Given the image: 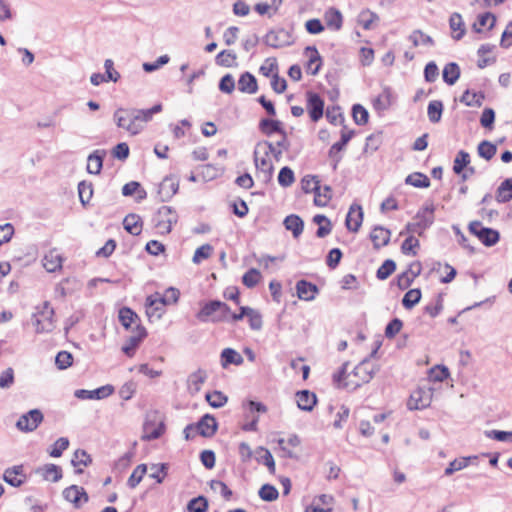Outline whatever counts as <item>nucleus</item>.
Wrapping results in <instances>:
<instances>
[{
    "label": "nucleus",
    "mask_w": 512,
    "mask_h": 512,
    "mask_svg": "<svg viewBox=\"0 0 512 512\" xmlns=\"http://www.w3.org/2000/svg\"><path fill=\"white\" fill-rule=\"evenodd\" d=\"M301 188L304 193H315L321 189L320 181L315 175H305L301 179Z\"/></svg>",
    "instance_id": "obj_47"
},
{
    "label": "nucleus",
    "mask_w": 512,
    "mask_h": 512,
    "mask_svg": "<svg viewBox=\"0 0 512 512\" xmlns=\"http://www.w3.org/2000/svg\"><path fill=\"white\" fill-rule=\"evenodd\" d=\"M114 387L110 384L101 386L94 390L78 389L74 392V396L81 400L86 399H104L113 394Z\"/></svg>",
    "instance_id": "obj_13"
},
{
    "label": "nucleus",
    "mask_w": 512,
    "mask_h": 512,
    "mask_svg": "<svg viewBox=\"0 0 512 512\" xmlns=\"http://www.w3.org/2000/svg\"><path fill=\"white\" fill-rule=\"evenodd\" d=\"M43 413L39 409H32L20 416L16 422V427L23 432H33L42 423Z\"/></svg>",
    "instance_id": "obj_7"
},
{
    "label": "nucleus",
    "mask_w": 512,
    "mask_h": 512,
    "mask_svg": "<svg viewBox=\"0 0 512 512\" xmlns=\"http://www.w3.org/2000/svg\"><path fill=\"white\" fill-rule=\"evenodd\" d=\"M306 52H311V55L309 57L308 63H307V70L308 73L311 75L318 74L321 65H322V58L315 46H307L305 48Z\"/></svg>",
    "instance_id": "obj_32"
},
{
    "label": "nucleus",
    "mask_w": 512,
    "mask_h": 512,
    "mask_svg": "<svg viewBox=\"0 0 512 512\" xmlns=\"http://www.w3.org/2000/svg\"><path fill=\"white\" fill-rule=\"evenodd\" d=\"M443 103L440 100H433L429 103L427 108V114L430 122L438 123L441 120L443 112Z\"/></svg>",
    "instance_id": "obj_46"
},
{
    "label": "nucleus",
    "mask_w": 512,
    "mask_h": 512,
    "mask_svg": "<svg viewBox=\"0 0 512 512\" xmlns=\"http://www.w3.org/2000/svg\"><path fill=\"white\" fill-rule=\"evenodd\" d=\"M435 206L431 203L421 208L415 215L416 222H409L405 226V230L400 232V235L405 233H417L419 236L423 231L428 229L434 223Z\"/></svg>",
    "instance_id": "obj_1"
},
{
    "label": "nucleus",
    "mask_w": 512,
    "mask_h": 512,
    "mask_svg": "<svg viewBox=\"0 0 512 512\" xmlns=\"http://www.w3.org/2000/svg\"><path fill=\"white\" fill-rule=\"evenodd\" d=\"M405 183L416 188H428L430 186L429 178L421 172H413L409 174Z\"/></svg>",
    "instance_id": "obj_43"
},
{
    "label": "nucleus",
    "mask_w": 512,
    "mask_h": 512,
    "mask_svg": "<svg viewBox=\"0 0 512 512\" xmlns=\"http://www.w3.org/2000/svg\"><path fill=\"white\" fill-rule=\"evenodd\" d=\"M118 318L126 330L131 329L132 332L137 333V324H140V318L131 308L122 307L119 310Z\"/></svg>",
    "instance_id": "obj_16"
},
{
    "label": "nucleus",
    "mask_w": 512,
    "mask_h": 512,
    "mask_svg": "<svg viewBox=\"0 0 512 512\" xmlns=\"http://www.w3.org/2000/svg\"><path fill=\"white\" fill-rule=\"evenodd\" d=\"M156 227L161 233L168 234L172 230L173 224L178 221V215L176 211L170 206H162L157 211Z\"/></svg>",
    "instance_id": "obj_6"
},
{
    "label": "nucleus",
    "mask_w": 512,
    "mask_h": 512,
    "mask_svg": "<svg viewBox=\"0 0 512 512\" xmlns=\"http://www.w3.org/2000/svg\"><path fill=\"white\" fill-rule=\"evenodd\" d=\"M63 498L71 503L74 508L79 509L89 501V496L81 486L71 485L62 492Z\"/></svg>",
    "instance_id": "obj_11"
},
{
    "label": "nucleus",
    "mask_w": 512,
    "mask_h": 512,
    "mask_svg": "<svg viewBox=\"0 0 512 512\" xmlns=\"http://www.w3.org/2000/svg\"><path fill=\"white\" fill-rule=\"evenodd\" d=\"M43 266L48 272H55L62 267V257L54 251H50L44 256Z\"/></svg>",
    "instance_id": "obj_42"
},
{
    "label": "nucleus",
    "mask_w": 512,
    "mask_h": 512,
    "mask_svg": "<svg viewBox=\"0 0 512 512\" xmlns=\"http://www.w3.org/2000/svg\"><path fill=\"white\" fill-rule=\"evenodd\" d=\"M25 479L26 475L24 474L22 465L7 468L3 474V480L12 487H20Z\"/></svg>",
    "instance_id": "obj_20"
},
{
    "label": "nucleus",
    "mask_w": 512,
    "mask_h": 512,
    "mask_svg": "<svg viewBox=\"0 0 512 512\" xmlns=\"http://www.w3.org/2000/svg\"><path fill=\"white\" fill-rule=\"evenodd\" d=\"M187 509L189 512H206L208 502L204 496H198L188 502Z\"/></svg>",
    "instance_id": "obj_63"
},
{
    "label": "nucleus",
    "mask_w": 512,
    "mask_h": 512,
    "mask_svg": "<svg viewBox=\"0 0 512 512\" xmlns=\"http://www.w3.org/2000/svg\"><path fill=\"white\" fill-rule=\"evenodd\" d=\"M207 373L205 370L199 368L195 372L191 373L188 377V383L190 386L194 388L196 392H198L201 388V385L206 381Z\"/></svg>",
    "instance_id": "obj_57"
},
{
    "label": "nucleus",
    "mask_w": 512,
    "mask_h": 512,
    "mask_svg": "<svg viewBox=\"0 0 512 512\" xmlns=\"http://www.w3.org/2000/svg\"><path fill=\"white\" fill-rule=\"evenodd\" d=\"M468 229L471 234L476 236L487 247L496 245L500 240V233L497 230L484 227L480 221L470 222Z\"/></svg>",
    "instance_id": "obj_2"
},
{
    "label": "nucleus",
    "mask_w": 512,
    "mask_h": 512,
    "mask_svg": "<svg viewBox=\"0 0 512 512\" xmlns=\"http://www.w3.org/2000/svg\"><path fill=\"white\" fill-rule=\"evenodd\" d=\"M243 357L232 348H225L221 352V366L227 368L230 364L241 365L243 364Z\"/></svg>",
    "instance_id": "obj_34"
},
{
    "label": "nucleus",
    "mask_w": 512,
    "mask_h": 512,
    "mask_svg": "<svg viewBox=\"0 0 512 512\" xmlns=\"http://www.w3.org/2000/svg\"><path fill=\"white\" fill-rule=\"evenodd\" d=\"M354 134H355L354 130H349L346 132L342 131L340 140L338 142L334 143L330 147V149L328 151V156H334L336 154H339V152H341L342 150H344L346 145L348 144V142L354 136Z\"/></svg>",
    "instance_id": "obj_40"
},
{
    "label": "nucleus",
    "mask_w": 512,
    "mask_h": 512,
    "mask_svg": "<svg viewBox=\"0 0 512 512\" xmlns=\"http://www.w3.org/2000/svg\"><path fill=\"white\" fill-rule=\"evenodd\" d=\"M133 109L118 108L113 115L114 121L119 128H123L132 135L138 134L143 126L132 119L130 113Z\"/></svg>",
    "instance_id": "obj_5"
},
{
    "label": "nucleus",
    "mask_w": 512,
    "mask_h": 512,
    "mask_svg": "<svg viewBox=\"0 0 512 512\" xmlns=\"http://www.w3.org/2000/svg\"><path fill=\"white\" fill-rule=\"evenodd\" d=\"M470 155L468 152L464 150L458 151L454 163H453V172L457 175H460L463 170L470 167Z\"/></svg>",
    "instance_id": "obj_41"
},
{
    "label": "nucleus",
    "mask_w": 512,
    "mask_h": 512,
    "mask_svg": "<svg viewBox=\"0 0 512 512\" xmlns=\"http://www.w3.org/2000/svg\"><path fill=\"white\" fill-rule=\"evenodd\" d=\"M237 55L232 50H222L217 54L215 62L222 67H233L236 65Z\"/></svg>",
    "instance_id": "obj_45"
},
{
    "label": "nucleus",
    "mask_w": 512,
    "mask_h": 512,
    "mask_svg": "<svg viewBox=\"0 0 512 512\" xmlns=\"http://www.w3.org/2000/svg\"><path fill=\"white\" fill-rule=\"evenodd\" d=\"M255 453H256V460L258 463H262L263 465H265L269 472L271 474H274L275 473V461H274V458L271 454V452L260 446L258 447L256 450H255Z\"/></svg>",
    "instance_id": "obj_35"
},
{
    "label": "nucleus",
    "mask_w": 512,
    "mask_h": 512,
    "mask_svg": "<svg viewBox=\"0 0 512 512\" xmlns=\"http://www.w3.org/2000/svg\"><path fill=\"white\" fill-rule=\"evenodd\" d=\"M219 307V300H210L202 305L196 314V318L200 322H213V318L219 313Z\"/></svg>",
    "instance_id": "obj_22"
},
{
    "label": "nucleus",
    "mask_w": 512,
    "mask_h": 512,
    "mask_svg": "<svg viewBox=\"0 0 512 512\" xmlns=\"http://www.w3.org/2000/svg\"><path fill=\"white\" fill-rule=\"evenodd\" d=\"M374 21H379V16L369 9L362 10L358 15V23L365 30L372 29V23Z\"/></svg>",
    "instance_id": "obj_52"
},
{
    "label": "nucleus",
    "mask_w": 512,
    "mask_h": 512,
    "mask_svg": "<svg viewBox=\"0 0 512 512\" xmlns=\"http://www.w3.org/2000/svg\"><path fill=\"white\" fill-rule=\"evenodd\" d=\"M363 221V211L359 205H351L346 216L345 225L349 231L357 232Z\"/></svg>",
    "instance_id": "obj_21"
},
{
    "label": "nucleus",
    "mask_w": 512,
    "mask_h": 512,
    "mask_svg": "<svg viewBox=\"0 0 512 512\" xmlns=\"http://www.w3.org/2000/svg\"><path fill=\"white\" fill-rule=\"evenodd\" d=\"M431 395L429 392L418 388L414 390L407 402L409 410H421L430 405Z\"/></svg>",
    "instance_id": "obj_14"
},
{
    "label": "nucleus",
    "mask_w": 512,
    "mask_h": 512,
    "mask_svg": "<svg viewBox=\"0 0 512 512\" xmlns=\"http://www.w3.org/2000/svg\"><path fill=\"white\" fill-rule=\"evenodd\" d=\"M313 222L319 225L316 236L318 238H324L331 233L332 224L331 221L322 214H317L313 217Z\"/></svg>",
    "instance_id": "obj_38"
},
{
    "label": "nucleus",
    "mask_w": 512,
    "mask_h": 512,
    "mask_svg": "<svg viewBox=\"0 0 512 512\" xmlns=\"http://www.w3.org/2000/svg\"><path fill=\"white\" fill-rule=\"evenodd\" d=\"M180 297L179 289L175 287H169L165 290L163 294L156 292L153 295H149L146 298L145 306L153 307L157 303L161 305H171L178 302Z\"/></svg>",
    "instance_id": "obj_9"
},
{
    "label": "nucleus",
    "mask_w": 512,
    "mask_h": 512,
    "mask_svg": "<svg viewBox=\"0 0 512 512\" xmlns=\"http://www.w3.org/2000/svg\"><path fill=\"white\" fill-rule=\"evenodd\" d=\"M162 111V105L156 104L150 109H133L130 113L132 119L136 120V123L148 122L152 119V116Z\"/></svg>",
    "instance_id": "obj_31"
},
{
    "label": "nucleus",
    "mask_w": 512,
    "mask_h": 512,
    "mask_svg": "<svg viewBox=\"0 0 512 512\" xmlns=\"http://www.w3.org/2000/svg\"><path fill=\"white\" fill-rule=\"evenodd\" d=\"M78 194L83 206L87 205L93 196V185L91 182L81 181L78 184Z\"/></svg>",
    "instance_id": "obj_54"
},
{
    "label": "nucleus",
    "mask_w": 512,
    "mask_h": 512,
    "mask_svg": "<svg viewBox=\"0 0 512 512\" xmlns=\"http://www.w3.org/2000/svg\"><path fill=\"white\" fill-rule=\"evenodd\" d=\"M146 336L147 331L145 327H143L141 324H137V333L127 339L125 345L122 347L123 353L128 357L134 356L137 347Z\"/></svg>",
    "instance_id": "obj_15"
},
{
    "label": "nucleus",
    "mask_w": 512,
    "mask_h": 512,
    "mask_svg": "<svg viewBox=\"0 0 512 512\" xmlns=\"http://www.w3.org/2000/svg\"><path fill=\"white\" fill-rule=\"evenodd\" d=\"M54 309L50 306L49 302H44L42 310L33 314V324L36 333H48L54 329Z\"/></svg>",
    "instance_id": "obj_3"
},
{
    "label": "nucleus",
    "mask_w": 512,
    "mask_h": 512,
    "mask_svg": "<svg viewBox=\"0 0 512 512\" xmlns=\"http://www.w3.org/2000/svg\"><path fill=\"white\" fill-rule=\"evenodd\" d=\"M421 290L419 288L410 289L407 291L402 299V305L406 309H412L421 300Z\"/></svg>",
    "instance_id": "obj_50"
},
{
    "label": "nucleus",
    "mask_w": 512,
    "mask_h": 512,
    "mask_svg": "<svg viewBox=\"0 0 512 512\" xmlns=\"http://www.w3.org/2000/svg\"><path fill=\"white\" fill-rule=\"evenodd\" d=\"M193 424L195 425L196 433L205 438L213 437L218 429L215 417L208 413L203 415L197 423Z\"/></svg>",
    "instance_id": "obj_12"
},
{
    "label": "nucleus",
    "mask_w": 512,
    "mask_h": 512,
    "mask_svg": "<svg viewBox=\"0 0 512 512\" xmlns=\"http://www.w3.org/2000/svg\"><path fill=\"white\" fill-rule=\"evenodd\" d=\"M295 182V176L293 170L285 166L280 169L278 174V183L282 187H289Z\"/></svg>",
    "instance_id": "obj_60"
},
{
    "label": "nucleus",
    "mask_w": 512,
    "mask_h": 512,
    "mask_svg": "<svg viewBox=\"0 0 512 512\" xmlns=\"http://www.w3.org/2000/svg\"><path fill=\"white\" fill-rule=\"evenodd\" d=\"M147 472V466L145 464H139L130 477L127 480V485L129 488L134 489L142 480L143 476Z\"/></svg>",
    "instance_id": "obj_58"
},
{
    "label": "nucleus",
    "mask_w": 512,
    "mask_h": 512,
    "mask_svg": "<svg viewBox=\"0 0 512 512\" xmlns=\"http://www.w3.org/2000/svg\"><path fill=\"white\" fill-rule=\"evenodd\" d=\"M264 43L272 48H281L293 44L292 34L283 29H271L264 37Z\"/></svg>",
    "instance_id": "obj_8"
},
{
    "label": "nucleus",
    "mask_w": 512,
    "mask_h": 512,
    "mask_svg": "<svg viewBox=\"0 0 512 512\" xmlns=\"http://www.w3.org/2000/svg\"><path fill=\"white\" fill-rule=\"evenodd\" d=\"M326 24L329 28L336 31L340 30L343 24V17L339 10L330 8L325 15Z\"/></svg>",
    "instance_id": "obj_44"
},
{
    "label": "nucleus",
    "mask_w": 512,
    "mask_h": 512,
    "mask_svg": "<svg viewBox=\"0 0 512 512\" xmlns=\"http://www.w3.org/2000/svg\"><path fill=\"white\" fill-rule=\"evenodd\" d=\"M443 81L448 85H454L460 77V68L457 63L450 62L444 66L442 72Z\"/></svg>",
    "instance_id": "obj_36"
},
{
    "label": "nucleus",
    "mask_w": 512,
    "mask_h": 512,
    "mask_svg": "<svg viewBox=\"0 0 512 512\" xmlns=\"http://www.w3.org/2000/svg\"><path fill=\"white\" fill-rule=\"evenodd\" d=\"M396 270V263L392 259L385 260L376 272V277L379 280L387 279Z\"/></svg>",
    "instance_id": "obj_59"
},
{
    "label": "nucleus",
    "mask_w": 512,
    "mask_h": 512,
    "mask_svg": "<svg viewBox=\"0 0 512 512\" xmlns=\"http://www.w3.org/2000/svg\"><path fill=\"white\" fill-rule=\"evenodd\" d=\"M259 130L266 136H271L274 133L284 134V128L282 122L279 120L264 118L259 122Z\"/></svg>",
    "instance_id": "obj_29"
},
{
    "label": "nucleus",
    "mask_w": 512,
    "mask_h": 512,
    "mask_svg": "<svg viewBox=\"0 0 512 512\" xmlns=\"http://www.w3.org/2000/svg\"><path fill=\"white\" fill-rule=\"evenodd\" d=\"M326 118L329 121V123L333 125H337L338 123L343 124L345 121L340 106H329L326 109Z\"/></svg>",
    "instance_id": "obj_61"
},
{
    "label": "nucleus",
    "mask_w": 512,
    "mask_h": 512,
    "mask_svg": "<svg viewBox=\"0 0 512 512\" xmlns=\"http://www.w3.org/2000/svg\"><path fill=\"white\" fill-rule=\"evenodd\" d=\"M123 226L128 233L139 235L142 230V219L137 214H128L123 220Z\"/></svg>",
    "instance_id": "obj_33"
},
{
    "label": "nucleus",
    "mask_w": 512,
    "mask_h": 512,
    "mask_svg": "<svg viewBox=\"0 0 512 512\" xmlns=\"http://www.w3.org/2000/svg\"><path fill=\"white\" fill-rule=\"evenodd\" d=\"M253 158L256 169L263 176V181H270L273 176L274 166L269 159V154L267 153L266 149L262 148L258 150V143L255 145Z\"/></svg>",
    "instance_id": "obj_4"
},
{
    "label": "nucleus",
    "mask_w": 512,
    "mask_h": 512,
    "mask_svg": "<svg viewBox=\"0 0 512 512\" xmlns=\"http://www.w3.org/2000/svg\"><path fill=\"white\" fill-rule=\"evenodd\" d=\"M105 156L106 151L103 149H97L92 152L87 159V172L94 175L99 174L103 167V160Z\"/></svg>",
    "instance_id": "obj_26"
},
{
    "label": "nucleus",
    "mask_w": 512,
    "mask_h": 512,
    "mask_svg": "<svg viewBox=\"0 0 512 512\" xmlns=\"http://www.w3.org/2000/svg\"><path fill=\"white\" fill-rule=\"evenodd\" d=\"M395 101V96L390 87L385 86L382 92L373 100V108L381 113L388 110Z\"/></svg>",
    "instance_id": "obj_17"
},
{
    "label": "nucleus",
    "mask_w": 512,
    "mask_h": 512,
    "mask_svg": "<svg viewBox=\"0 0 512 512\" xmlns=\"http://www.w3.org/2000/svg\"><path fill=\"white\" fill-rule=\"evenodd\" d=\"M238 89L243 93L254 94L258 90L257 80L250 72L241 74L238 80Z\"/></svg>",
    "instance_id": "obj_28"
},
{
    "label": "nucleus",
    "mask_w": 512,
    "mask_h": 512,
    "mask_svg": "<svg viewBox=\"0 0 512 512\" xmlns=\"http://www.w3.org/2000/svg\"><path fill=\"white\" fill-rule=\"evenodd\" d=\"M376 370L378 369L370 363L369 358H365L354 368V374L361 379L362 383H368Z\"/></svg>",
    "instance_id": "obj_25"
},
{
    "label": "nucleus",
    "mask_w": 512,
    "mask_h": 512,
    "mask_svg": "<svg viewBox=\"0 0 512 512\" xmlns=\"http://www.w3.org/2000/svg\"><path fill=\"white\" fill-rule=\"evenodd\" d=\"M283 225L287 230L292 232L294 238H298L302 234L304 228L303 220L295 214L288 215L284 219Z\"/></svg>",
    "instance_id": "obj_30"
},
{
    "label": "nucleus",
    "mask_w": 512,
    "mask_h": 512,
    "mask_svg": "<svg viewBox=\"0 0 512 512\" xmlns=\"http://www.w3.org/2000/svg\"><path fill=\"white\" fill-rule=\"evenodd\" d=\"M73 356L68 351H60L55 357V364L60 370L67 369L72 365Z\"/></svg>",
    "instance_id": "obj_64"
},
{
    "label": "nucleus",
    "mask_w": 512,
    "mask_h": 512,
    "mask_svg": "<svg viewBox=\"0 0 512 512\" xmlns=\"http://www.w3.org/2000/svg\"><path fill=\"white\" fill-rule=\"evenodd\" d=\"M391 231L382 226H375L370 233V239L375 249H380L388 245L390 241Z\"/></svg>",
    "instance_id": "obj_24"
},
{
    "label": "nucleus",
    "mask_w": 512,
    "mask_h": 512,
    "mask_svg": "<svg viewBox=\"0 0 512 512\" xmlns=\"http://www.w3.org/2000/svg\"><path fill=\"white\" fill-rule=\"evenodd\" d=\"M296 402L300 410L312 411L317 403V396L309 390H301L296 393Z\"/></svg>",
    "instance_id": "obj_23"
},
{
    "label": "nucleus",
    "mask_w": 512,
    "mask_h": 512,
    "mask_svg": "<svg viewBox=\"0 0 512 512\" xmlns=\"http://www.w3.org/2000/svg\"><path fill=\"white\" fill-rule=\"evenodd\" d=\"M260 279L261 274L259 270L251 268L242 276V283L247 288H254L259 283Z\"/></svg>",
    "instance_id": "obj_62"
},
{
    "label": "nucleus",
    "mask_w": 512,
    "mask_h": 512,
    "mask_svg": "<svg viewBox=\"0 0 512 512\" xmlns=\"http://www.w3.org/2000/svg\"><path fill=\"white\" fill-rule=\"evenodd\" d=\"M205 399L213 408H221L228 401V397L218 390H215L212 393H206Z\"/></svg>",
    "instance_id": "obj_53"
},
{
    "label": "nucleus",
    "mask_w": 512,
    "mask_h": 512,
    "mask_svg": "<svg viewBox=\"0 0 512 512\" xmlns=\"http://www.w3.org/2000/svg\"><path fill=\"white\" fill-rule=\"evenodd\" d=\"M477 152L481 158L489 161L495 156L497 152V147L490 141L483 140L482 142L479 143L477 147Z\"/></svg>",
    "instance_id": "obj_49"
},
{
    "label": "nucleus",
    "mask_w": 512,
    "mask_h": 512,
    "mask_svg": "<svg viewBox=\"0 0 512 512\" xmlns=\"http://www.w3.org/2000/svg\"><path fill=\"white\" fill-rule=\"evenodd\" d=\"M44 479L52 482H58L62 478V469L55 464H46L40 469Z\"/></svg>",
    "instance_id": "obj_48"
},
{
    "label": "nucleus",
    "mask_w": 512,
    "mask_h": 512,
    "mask_svg": "<svg viewBox=\"0 0 512 512\" xmlns=\"http://www.w3.org/2000/svg\"><path fill=\"white\" fill-rule=\"evenodd\" d=\"M352 117L357 125H365L369 120V113L361 104H354L352 107Z\"/></svg>",
    "instance_id": "obj_56"
},
{
    "label": "nucleus",
    "mask_w": 512,
    "mask_h": 512,
    "mask_svg": "<svg viewBox=\"0 0 512 512\" xmlns=\"http://www.w3.org/2000/svg\"><path fill=\"white\" fill-rule=\"evenodd\" d=\"M92 463L91 456L83 449H77L71 459V464L76 468L75 473L80 474L83 472L81 468H77L80 465L88 466Z\"/></svg>",
    "instance_id": "obj_39"
},
{
    "label": "nucleus",
    "mask_w": 512,
    "mask_h": 512,
    "mask_svg": "<svg viewBox=\"0 0 512 512\" xmlns=\"http://www.w3.org/2000/svg\"><path fill=\"white\" fill-rule=\"evenodd\" d=\"M296 291L299 299L304 301H312L319 293V288L317 285L307 280L301 279L296 283Z\"/></svg>",
    "instance_id": "obj_18"
},
{
    "label": "nucleus",
    "mask_w": 512,
    "mask_h": 512,
    "mask_svg": "<svg viewBox=\"0 0 512 512\" xmlns=\"http://www.w3.org/2000/svg\"><path fill=\"white\" fill-rule=\"evenodd\" d=\"M449 27L452 31V37L455 40H460L466 33L465 23L461 14L454 12L449 18Z\"/></svg>",
    "instance_id": "obj_27"
},
{
    "label": "nucleus",
    "mask_w": 512,
    "mask_h": 512,
    "mask_svg": "<svg viewBox=\"0 0 512 512\" xmlns=\"http://www.w3.org/2000/svg\"><path fill=\"white\" fill-rule=\"evenodd\" d=\"M409 40L413 43L415 47L419 46L420 44L426 45V46H434L435 42L433 38L427 34H425L421 30H414L410 36Z\"/></svg>",
    "instance_id": "obj_51"
},
{
    "label": "nucleus",
    "mask_w": 512,
    "mask_h": 512,
    "mask_svg": "<svg viewBox=\"0 0 512 512\" xmlns=\"http://www.w3.org/2000/svg\"><path fill=\"white\" fill-rule=\"evenodd\" d=\"M496 200L499 203H507L512 200V178L505 179L497 188Z\"/></svg>",
    "instance_id": "obj_37"
},
{
    "label": "nucleus",
    "mask_w": 512,
    "mask_h": 512,
    "mask_svg": "<svg viewBox=\"0 0 512 512\" xmlns=\"http://www.w3.org/2000/svg\"><path fill=\"white\" fill-rule=\"evenodd\" d=\"M306 98H307V107L306 108H307L309 117L313 122H318L323 117L324 100L318 93L313 92V91H307Z\"/></svg>",
    "instance_id": "obj_10"
},
{
    "label": "nucleus",
    "mask_w": 512,
    "mask_h": 512,
    "mask_svg": "<svg viewBox=\"0 0 512 512\" xmlns=\"http://www.w3.org/2000/svg\"><path fill=\"white\" fill-rule=\"evenodd\" d=\"M179 184L171 177H165L158 186V196L160 201L166 202L171 199L178 191Z\"/></svg>",
    "instance_id": "obj_19"
},
{
    "label": "nucleus",
    "mask_w": 512,
    "mask_h": 512,
    "mask_svg": "<svg viewBox=\"0 0 512 512\" xmlns=\"http://www.w3.org/2000/svg\"><path fill=\"white\" fill-rule=\"evenodd\" d=\"M258 495L263 501L273 502L278 499L279 492L275 486L271 484H264L259 489Z\"/></svg>",
    "instance_id": "obj_55"
}]
</instances>
